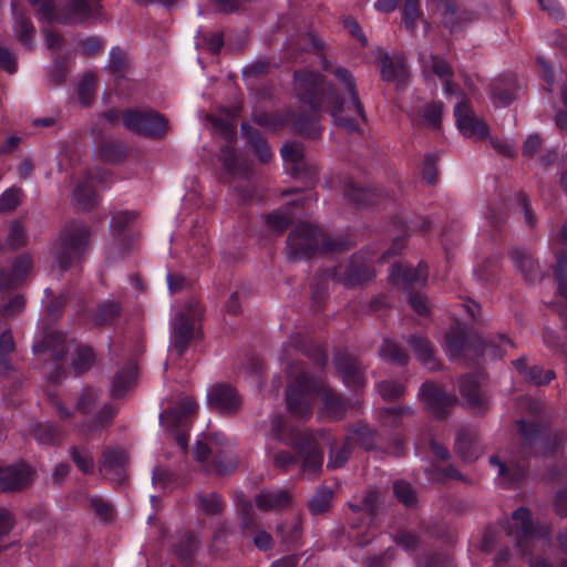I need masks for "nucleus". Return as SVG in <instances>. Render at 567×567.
I'll list each match as a JSON object with an SVG mask.
<instances>
[{
  "instance_id": "obj_49",
  "label": "nucleus",
  "mask_w": 567,
  "mask_h": 567,
  "mask_svg": "<svg viewBox=\"0 0 567 567\" xmlns=\"http://www.w3.org/2000/svg\"><path fill=\"white\" fill-rule=\"evenodd\" d=\"M350 439L347 440L343 446L332 449L328 460V466L338 468L344 465L350 455Z\"/></svg>"
},
{
  "instance_id": "obj_62",
  "label": "nucleus",
  "mask_w": 567,
  "mask_h": 567,
  "mask_svg": "<svg viewBox=\"0 0 567 567\" xmlns=\"http://www.w3.org/2000/svg\"><path fill=\"white\" fill-rule=\"evenodd\" d=\"M519 432L522 433L526 443H534L540 433L539 427L534 423H526L525 421L518 422Z\"/></svg>"
},
{
  "instance_id": "obj_14",
  "label": "nucleus",
  "mask_w": 567,
  "mask_h": 567,
  "mask_svg": "<svg viewBox=\"0 0 567 567\" xmlns=\"http://www.w3.org/2000/svg\"><path fill=\"white\" fill-rule=\"evenodd\" d=\"M207 399L212 408L223 412L230 413L240 405V399L236 391L226 384H216L207 392Z\"/></svg>"
},
{
  "instance_id": "obj_1",
  "label": "nucleus",
  "mask_w": 567,
  "mask_h": 567,
  "mask_svg": "<svg viewBox=\"0 0 567 567\" xmlns=\"http://www.w3.org/2000/svg\"><path fill=\"white\" fill-rule=\"evenodd\" d=\"M333 74L338 83L348 94L349 100H342L319 74L297 72L295 74V91L297 96L308 103L313 111L326 110L334 120L336 125L355 132L360 122H365V113L360 102L355 80L350 71L337 68Z\"/></svg>"
},
{
  "instance_id": "obj_31",
  "label": "nucleus",
  "mask_w": 567,
  "mask_h": 567,
  "mask_svg": "<svg viewBox=\"0 0 567 567\" xmlns=\"http://www.w3.org/2000/svg\"><path fill=\"white\" fill-rule=\"evenodd\" d=\"M241 130L252 153L258 156L261 162L267 163L271 157V152L267 143L249 125L243 124Z\"/></svg>"
},
{
  "instance_id": "obj_48",
  "label": "nucleus",
  "mask_w": 567,
  "mask_h": 567,
  "mask_svg": "<svg viewBox=\"0 0 567 567\" xmlns=\"http://www.w3.org/2000/svg\"><path fill=\"white\" fill-rule=\"evenodd\" d=\"M20 203V189L8 188L0 195V213L11 212L18 207Z\"/></svg>"
},
{
  "instance_id": "obj_64",
  "label": "nucleus",
  "mask_w": 567,
  "mask_h": 567,
  "mask_svg": "<svg viewBox=\"0 0 567 567\" xmlns=\"http://www.w3.org/2000/svg\"><path fill=\"white\" fill-rule=\"evenodd\" d=\"M24 303L25 301L22 296H16L3 306L1 313L4 317H12L23 309Z\"/></svg>"
},
{
  "instance_id": "obj_35",
  "label": "nucleus",
  "mask_w": 567,
  "mask_h": 567,
  "mask_svg": "<svg viewBox=\"0 0 567 567\" xmlns=\"http://www.w3.org/2000/svg\"><path fill=\"white\" fill-rule=\"evenodd\" d=\"M512 346L513 343L507 337L499 334L497 340L483 342L482 350L478 351L475 349L474 351L482 355L488 354L491 357H501L506 352L507 348H511Z\"/></svg>"
},
{
  "instance_id": "obj_40",
  "label": "nucleus",
  "mask_w": 567,
  "mask_h": 567,
  "mask_svg": "<svg viewBox=\"0 0 567 567\" xmlns=\"http://www.w3.org/2000/svg\"><path fill=\"white\" fill-rule=\"evenodd\" d=\"M63 334L61 332H50L41 341H37L33 344V352L40 353L52 350L56 358L60 357V352L55 350L56 343L62 341Z\"/></svg>"
},
{
  "instance_id": "obj_57",
  "label": "nucleus",
  "mask_w": 567,
  "mask_h": 567,
  "mask_svg": "<svg viewBox=\"0 0 567 567\" xmlns=\"http://www.w3.org/2000/svg\"><path fill=\"white\" fill-rule=\"evenodd\" d=\"M198 501L200 509L207 514L218 513L223 507L221 499L217 494L199 496Z\"/></svg>"
},
{
  "instance_id": "obj_26",
  "label": "nucleus",
  "mask_w": 567,
  "mask_h": 567,
  "mask_svg": "<svg viewBox=\"0 0 567 567\" xmlns=\"http://www.w3.org/2000/svg\"><path fill=\"white\" fill-rule=\"evenodd\" d=\"M455 450L465 462H472L478 457L481 450L476 435L472 432L461 431L456 434Z\"/></svg>"
},
{
  "instance_id": "obj_46",
  "label": "nucleus",
  "mask_w": 567,
  "mask_h": 567,
  "mask_svg": "<svg viewBox=\"0 0 567 567\" xmlns=\"http://www.w3.org/2000/svg\"><path fill=\"white\" fill-rule=\"evenodd\" d=\"M295 127L298 133L310 137V138H317L320 135L321 132V125L318 120H307V118H299Z\"/></svg>"
},
{
  "instance_id": "obj_60",
  "label": "nucleus",
  "mask_w": 567,
  "mask_h": 567,
  "mask_svg": "<svg viewBox=\"0 0 567 567\" xmlns=\"http://www.w3.org/2000/svg\"><path fill=\"white\" fill-rule=\"evenodd\" d=\"M289 215L282 210H276L268 215V225L276 231H281L289 224Z\"/></svg>"
},
{
  "instance_id": "obj_11",
  "label": "nucleus",
  "mask_w": 567,
  "mask_h": 567,
  "mask_svg": "<svg viewBox=\"0 0 567 567\" xmlns=\"http://www.w3.org/2000/svg\"><path fill=\"white\" fill-rule=\"evenodd\" d=\"M454 115L457 128L464 137L476 140L488 137L487 126L475 116L467 103L460 102L456 104Z\"/></svg>"
},
{
  "instance_id": "obj_33",
  "label": "nucleus",
  "mask_w": 567,
  "mask_h": 567,
  "mask_svg": "<svg viewBox=\"0 0 567 567\" xmlns=\"http://www.w3.org/2000/svg\"><path fill=\"white\" fill-rule=\"evenodd\" d=\"M429 68L442 81V84L444 86V92L446 95L455 94L457 92V89L454 87L450 82L451 68L445 61H443L436 56H431V64L429 65Z\"/></svg>"
},
{
  "instance_id": "obj_28",
  "label": "nucleus",
  "mask_w": 567,
  "mask_h": 567,
  "mask_svg": "<svg viewBox=\"0 0 567 567\" xmlns=\"http://www.w3.org/2000/svg\"><path fill=\"white\" fill-rule=\"evenodd\" d=\"M460 392L463 399L473 408H482L486 404V399L480 390L477 377H463L460 380Z\"/></svg>"
},
{
  "instance_id": "obj_23",
  "label": "nucleus",
  "mask_w": 567,
  "mask_h": 567,
  "mask_svg": "<svg viewBox=\"0 0 567 567\" xmlns=\"http://www.w3.org/2000/svg\"><path fill=\"white\" fill-rule=\"evenodd\" d=\"M409 344L414 352L416 359L429 370L439 368V362L434 357L433 348L429 340L423 336H412Z\"/></svg>"
},
{
  "instance_id": "obj_59",
  "label": "nucleus",
  "mask_w": 567,
  "mask_h": 567,
  "mask_svg": "<svg viewBox=\"0 0 567 567\" xmlns=\"http://www.w3.org/2000/svg\"><path fill=\"white\" fill-rule=\"evenodd\" d=\"M220 161L223 162L224 167L230 173V174H237V154L233 147L229 145L221 147L220 150Z\"/></svg>"
},
{
  "instance_id": "obj_30",
  "label": "nucleus",
  "mask_w": 567,
  "mask_h": 567,
  "mask_svg": "<svg viewBox=\"0 0 567 567\" xmlns=\"http://www.w3.org/2000/svg\"><path fill=\"white\" fill-rule=\"evenodd\" d=\"M137 375V367L135 362H131L125 370L115 374L112 382V395L120 398L126 393L134 384Z\"/></svg>"
},
{
  "instance_id": "obj_44",
  "label": "nucleus",
  "mask_w": 567,
  "mask_h": 567,
  "mask_svg": "<svg viewBox=\"0 0 567 567\" xmlns=\"http://www.w3.org/2000/svg\"><path fill=\"white\" fill-rule=\"evenodd\" d=\"M420 19L419 0H405L403 8V24L408 30H413Z\"/></svg>"
},
{
  "instance_id": "obj_4",
  "label": "nucleus",
  "mask_w": 567,
  "mask_h": 567,
  "mask_svg": "<svg viewBox=\"0 0 567 567\" xmlns=\"http://www.w3.org/2000/svg\"><path fill=\"white\" fill-rule=\"evenodd\" d=\"M87 244L89 231L84 225L76 221L68 225L51 247L58 269L65 271L74 261L79 260Z\"/></svg>"
},
{
  "instance_id": "obj_50",
  "label": "nucleus",
  "mask_w": 567,
  "mask_h": 567,
  "mask_svg": "<svg viewBox=\"0 0 567 567\" xmlns=\"http://www.w3.org/2000/svg\"><path fill=\"white\" fill-rule=\"evenodd\" d=\"M252 118H254L255 123L259 124L262 127L269 128V130H278L287 121L286 118L278 116V115H272V114H267V113H258V112L254 113Z\"/></svg>"
},
{
  "instance_id": "obj_22",
  "label": "nucleus",
  "mask_w": 567,
  "mask_h": 567,
  "mask_svg": "<svg viewBox=\"0 0 567 567\" xmlns=\"http://www.w3.org/2000/svg\"><path fill=\"white\" fill-rule=\"evenodd\" d=\"M33 262L30 256H21L12 265L10 272L0 274V289L12 287L20 282L32 269Z\"/></svg>"
},
{
  "instance_id": "obj_63",
  "label": "nucleus",
  "mask_w": 567,
  "mask_h": 567,
  "mask_svg": "<svg viewBox=\"0 0 567 567\" xmlns=\"http://www.w3.org/2000/svg\"><path fill=\"white\" fill-rule=\"evenodd\" d=\"M0 66L8 73H13L17 70L14 54L3 47H0Z\"/></svg>"
},
{
  "instance_id": "obj_61",
  "label": "nucleus",
  "mask_w": 567,
  "mask_h": 567,
  "mask_svg": "<svg viewBox=\"0 0 567 567\" xmlns=\"http://www.w3.org/2000/svg\"><path fill=\"white\" fill-rule=\"evenodd\" d=\"M7 243L13 248L19 247L24 243V230L20 223L13 221L10 225Z\"/></svg>"
},
{
  "instance_id": "obj_45",
  "label": "nucleus",
  "mask_w": 567,
  "mask_h": 567,
  "mask_svg": "<svg viewBox=\"0 0 567 567\" xmlns=\"http://www.w3.org/2000/svg\"><path fill=\"white\" fill-rule=\"evenodd\" d=\"M556 279L560 295L567 299V252L557 257Z\"/></svg>"
},
{
  "instance_id": "obj_8",
  "label": "nucleus",
  "mask_w": 567,
  "mask_h": 567,
  "mask_svg": "<svg viewBox=\"0 0 567 567\" xmlns=\"http://www.w3.org/2000/svg\"><path fill=\"white\" fill-rule=\"evenodd\" d=\"M31 6L38 7L37 17L41 22H60V23H72L82 20L86 14V3L84 0H79L74 8L66 11V3L60 10H55L52 0H28Z\"/></svg>"
},
{
  "instance_id": "obj_20",
  "label": "nucleus",
  "mask_w": 567,
  "mask_h": 567,
  "mask_svg": "<svg viewBox=\"0 0 567 567\" xmlns=\"http://www.w3.org/2000/svg\"><path fill=\"white\" fill-rule=\"evenodd\" d=\"M444 348L450 358L456 359L471 352L472 342L461 328L455 327L446 334Z\"/></svg>"
},
{
  "instance_id": "obj_42",
  "label": "nucleus",
  "mask_w": 567,
  "mask_h": 567,
  "mask_svg": "<svg viewBox=\"0 0 567 567\" xmlns=\"http://www.w3.org/2000/svg\"><path fill=\"white\" fill-rule=\"evenodd\" d=\"M443 112V104L441 102H434L425 105L423 110V121L426 126L437 128L441 123Z\"/></svg>"
},
{
  "instance_id": "obj_12",
  "label": "nucleus",
  "mask_w": 567,
  "mask_h": 567,
  "mask_svg": "<svg viewBox=\"0 0 567 567\" xmlns=\"http://www.w3.org/2000/svg\"><path fill=\"white\" fill-rule=\"evenodd\" d=\"M195 319L185 313H177L171 326V352L182 355L186 350L188 342L195 337Z\"/></svg>"
},
{
  "instance_id": "obj_9",
  "label": "nucleus",
  "mask_w": 567,
  "mask_h": 567,
  "mask_svg": "<svg viewBox=\"0 0 567 567\" xmlns=\"http://www.w3.org/2000/svg\"><path fill=\"white\" fill-rule=\"evenodd\" d=\"M508 534L516 542V546L526 550L538 538L545 537L547 533L539 528H534L528 509L517 508L512 516L508 527Z\"/></svg>"
},
{
  "instance_id": "obj_53",
  "label": "nucleus",
  "mask_w": 567,
  "mask_h": 567,
  "mask_svg": "<svg viewBox=\"0 0 567 567\" xmlns=\"http://www.w3.org/2000/svg\"><path fill=\"white\" fill-rule=\"evenodd\" d=\"M370 189L357 187L354 185H348L344 189V196L357 205L369 204Z\"/></svg>"
},
{
  "instance_id": "obj_51",
  "label": "nucleus",
  "mask_w": 567,
  "mask_h": 567,
  "mask_svg": "<svg viewBox=\"0 0 567 567\" xmlns=\"http://www.w3.org/2000/svg\"><path fill=\"white\" fill-rule=\"evenodd\" d=\"M33 436L40 444H51L56 436V430L49 423L38 424L33 430Z\"/></svg>"
},
{
  "instance_id": "obj_39",
  "label": "nucleus",
  "mask_w": 567,
  "mask_h": 567,
  "mask_svg": "<svg viewBox=\"0 0 567 567\" xmlns=\"http://www.w3.org/2000/svg\"><path fill=\"white\" fill-rule=\"evenodd\" d=\"M94 82V75L92 73H85L78 86V99L83 106H87L91 103Z\"/></svg>"
},
{
  "instance_id": "obj_34",
  "label": "nucleus",
  "mask_w": 567,
  "mask_h": 567,
  "mask_svg": "<svg viewBox=\"0 0 567 567\" xmlns=\"http://www.w3.org/2000/svg\"><path fill=\"white\" fill-rule=\"evenodd\" d=\"M121 313V305L115 300L104 301L95 316L99 324L113 323Z\"/></svg>"
},
{
  "instance_id": "obj_37",
  "label": "nucleus",
  "mask_w": 567,
  "mask_h": 567,
  "mask_svg": "<svg viewBox=\"0 0 567 567\" xmlns=\"http://www.w3.org/2000/svg\"><path fill=\"white\" fill-rule=\"evenodd\" d=\"M380 355L391 362L405 364L408 354L394 342L384 340L380 348Z\"/></svg>"
},
{
  "instance_id": "obj_21",
  "label": "nucleus",
  "mask_w": 567,
  "mask_h": 567,
  "mask_svg": "<svg viewBox=\"0 0 567 567\" xmlns=\"http://www.w3.org/2000/svg\"><path fill=\"white\" fill-rule=\"evenodd\" d=\"M255 502L260 511H279L290 504L291 497L287 491L282 489L264 491L256 496Z\"/></svg>"
},
{
  "instance_id": "obj_47",
  "label": "nucleus",
  "mask_w": 567,
  "mask_h": 567,
  "mask_svg": "<svg viewBox=\"0 0 567 567\" xmlns=\"http://www.w3.org/2000/svg\"><path fill=\"white\" fill-rule=\"evenodd\" d=\"M395 496L400 502L406 506H412L415 503V494L411 485L404 481H398L393 485Z\"/></svg>"
},
{
  "instance_id": "obj_41",
  "label": "nucleus",
  "mask_w": 567,
  "mask_h": 567,
  "mask_svg": "<svg viewBox=\"0 0 567 567\" xmlns=\"http://www.w3.org/2000/svg\"><path fill=\"white\" fill-rule=\"evenodd\" d=\"M94 361L92 349L89 347H81L76 350L75 358L72 365L76 373H82L87 370Z\"/></svg>"
},
{
  "instance_id": "obj_3",
  "label": "nucleus",
  "mask_w": 567,
  "mask_h": 567,
  "mask_svg": "<svg viewBox=\"0 0 567 567\" xmlns=\"http://www.w3.org/2000/svg\"><path fill=\"white\" fill-rule=\"evenodd\" d=\"M288 380L287 409L296 417L303 419L311 415L316 394H319L321 399V414L331 419L343 416L346 406L341 398L337 396L321 381L309 377L301 364L296 363L289 367Z\"/></svg>"
},
{
  "instance_id": "obj_55",
  "label": "nucleus",
  "mask_w": 567,
  "mask_h": 567,
  "mask_svg": "<svg viewBox=\"0 0 567 567\" xmlns=\"http://www.w3.org/2000/svg\"><path fill=\"white\" fill-rule=\"evenodd\" d=\"M136 215L132 212L121 210L116 212L111 220V230L115 235L121 233L125 226L134 220Z\"/></svg>"
},
{
  "instance_id": "obj_43",
  "label": "nucleus",
  "mask_w": 567,
  "mask_h": 567,
  "mask_svg": "<svg viewBox=\"0 0 567 567\" xmlns=\"http://www.w3.org/2000/svg\"><path fill=\"white\" fill-rule=\"evenodd\" d=\"M14 350V341L9 330L0 334V368L9 367V354Z\"/></svg>"
},
{
  "instance_id": "obj_6",
  "label": "nucleus",
  "mask_w": 567,
  "mask_h": 567,
  "mask_svg": "<svg viewBox=\"0 0 567 567\" xmlns=\"http://www.w3.org/2000/svg\"><path fill=\"white\" fill-rule=\"evenodd\" d=\"M195 409V402L190 398H185L174 408L167 406L159 414L161 425L175 435L176 442L183 452L187 450V437L184 431L188 429L189 417Z\"/></svg>"
},
{
  "instance_id": "obj_29",
  "label": "nucleus",
  "mask_w": 567,
  "mask_h": 567,
  "mask_svg": "<svg viewBox=\"0 0 567 567\" xmlns=\"http://www.w3.org/2000/svg\"><path fill=\"white\" fill-rule=\"evenodd\" d=\"M373 276L374 272L368 264L363 261L357 262V260H353L346 272L339 276V280L346 286H354L370 280Z\"/></svg>"
},
{
  "instance_id": "obj_5",
  "label": "nucleus",
  "mask_w": 567,
  "mask_h": 567,
  "mask_svg": "<svg viewBox=\"0 0 567 567\" xmlns=\"http://www.w3.org/2000/svg\"><path fill=\"white\" fill-rule=\"evenodd\" d=\"M321 237V233L317 227L308 224L299 225L288 237V257L292 260L308 257L319 249L320 245L326 250H339L348 245V241H322Z\"/></svg>"
},
{
  "instance_id": "obj_32",
  "label": "nucleus",
  "mask_w": 567,
  "mask_h": 567,
  "mask_svg": "<svg viewBox=\"0 0 567 567\" xmlns=\"http://www.w3.org/2000/svg\"><path fill=\"white\" fill-rule=\"evenodd\" d=\"M511 256L515 267L520 270L526 280L533 281L538 267L530 255L524 249H515Z\"/></svg>"
},
{
  "instance_id": "obj_27",
  "label": "nucleus",
  "mask_w": 567,
  "mask_h": 567,
  "mask_svg": "<svg viewBox=\"0 0 567 567\" xmlns=\"http://www.w3.org/2000/svg\"><path fill=\"white\" fill-rule=\"evenodd\" d=\"M518 373L528 382L535 385H545L549 383L554 378L555 373L553 370H547L544 375L543 368L539 365L527 367L525 359H517L513 362Z\"/></svg>"
},
{
  "instance_id": "obj_18",
  "label": "nucleus",
  "mask_w": 567,
  "mask_h": 567,
  "mask_svg": "<svg viewBox=\"0 0 567 567\" xmlns=\"http://www.w3.org/2000/svg\"><path fill=\"white\" fill-rule=\"evenodd\" d=\"M338 374L348 388H359L364 384V377L358 362L350 357H338L334 360Z\"/></svg>"
},
{
  "instance_id": "obj_54",
  "label": "nucleus",
  "mask_w": 567,
  "mask_h": 567,
  "mask_svg": "<svg viewBox=\"0 0 567 567\" xmlns=\"http://www.w3.org/2000/svg\"><path fill=\"white\" fill-rule=\"evenodd\" d=\"M125 66V53L118 47L112 48L107 68L113 74H121Z\"/></svg>"
},
{
  "instance_id": "obj_16",
  "label": "nucleus",
  "mask_w": 567,
  "mask_h": 567,
  "mask_svg": "<svg viewBox=\"0 0 567 567\" xmlns=\"http://www.w3.org/2000/svg\"><path fill=\"white\" fill-rule=\"evenodd\" d=\"M489 464L497 470L496 481L503 486L517 485L525 476V466L518 461L502 462L498 456H491Z\"/></svg>"
},
{
  "instance_id": "obj_13",
  "label": "nucleus",
  "mask_w": 567,
  "mask_h": 567,
  "mask_svg": "<svg viewBox=\"0 0 567 567\" xmlns=\"http://www.w3.org/2000/svg\"><path fill=\"white\" fill-rule=\"evenodd\" d=\"M389 278L393 284L402 282L405 289L423 287L427 281V267L423 262L415 268L394 265L390 269Z\"/></svg>"
},
{
  "instance_id": "obj_25",
  "label": "nucleus",
  "mask_w": 567,
  "mask_h": 567,
  "mask_svg": "<svg viewBox=\"0 0 567 567\" xmlns=\"http://www.w3.org/2000/svg\"><path fill=\"white\" fill-rule=\"evenodd\" d=\"M96 179L91 174L81 181L74 192L73 198L78 207L86 209L96 203Z\"/></svg>"
},
{
  "instance_id": "obj_7",
  "label": "nucleus",
  "mask_w": 567,
  "mask_h": 567,
  "mask_svg": "<svg viewBox=\"0 0 567 567\" xmlns=\"http://www.w3.org/2000/svg\"><path fill=\"white\" fill-rule=\"evenodd\" d=\"M123 123L127 130L150 137L162 136L167 130L165 118L154 111L128 110L123 114Z\"/></svg>"
},
{
  "instance_id": "obj_56",
  "label": "nucleus",
  "mask_w": 567,
  "mask_h": 567,
  "mask_svg": "<svg viewBox=\"0 0 567 567\" xmlns=\"http://www.w3.org/2000/svg\"><path fill=\"white\" fill-rule=\"evenodd\" d=\"M97 398L99 391L94 389L85 390L76 403V411L84 414L91 412Z\"/></svg>"
},
{
  "instance_id": "obj_24",
  "label": "nucleus",
  "mask_w": 567,
  "mask_h": 567,
  "mask_svg": "<svg viewBox=\"0 0 567 567\" xmlns=\"http://www.w3.org/2000/svg\"><path fill=\"white\" fill-rule=\"evenodd\" d=\"M281 157L285 168L292 175L298 176L303 166V147L300 143L289 142L281 147Z\"/></svg>"
},
{
  "instance_id": "obj_52",
  "label": "nucleus",
  "mask_w": 567,
  "mask_h": 567,
  "mask_svg": "<svg viewBox=\"0 0 567 567\" xmlns=\"http://www.w3.org/2000/svg\"><path fill=\"white\" fill-rule=\"evenodd\" d=\"M378 391L384 400H393L403 394L404 386L399 382L385 381L378 384Z\"/></svg>"
},
{
  "instance_id": "obj_15",
  "label": "nucleus",
  "mask_w": 567,
  "mask_h": 567,
  "mask_svg": "<svg viewBox=\"0 0 567 567\" xmlns=\"http://www.w3.org/2000/svg\"><path fill=\"white\" fill-rule=\"evenodd\" d=\"M33 476V471L24 463L0 468V488L13 491L25 486Z\"/></svg>"
},
{
  "instance_id": "obj_10",
  "label": "nucleus",
  "mask_w": 567,
  "mask_h": 567,
  "mask_svg": "<svg viewBox=\"0 0 567 567\" xmlns=\"http://www.w3.org/2000/svg\"><path fill=\"white\" fill-rule=\"evenodd\" d=\"M419 398L426 411L437 417L443 416L457 402L454 394L446 393L441 386L430 382L421 386Z\"/></svg>"
},
{
  "instance_id": "obj_2",
  "label": "nucleus",
  "mask_w": 567,
  "mask_h": 567,
  "mask_svg": "<svg viewBox=\"0 0 567 567\" xmlns=\"http://www.w3.org/2000/svg\"><path fill=\"white\" fill-rule=\"evenodd\" d=\"M266 452L271 457L272 449L276 443H282L295 450L298 457L302 458V472L309 477L319 473L322 468L323 454L318 442L310 434L301 436L299 430L287 431V425L282 416H272L269 425L265 430ZM272 461L277 467H287L296 461V455L290 452L279 451L272 454Z\"/></svg>"
},
{
  "instance_id": "obj_58",
  "label": "nucleus",
  "mask_w": 567,
  "mask_h": 567,
  "mask_svg": "<svg viewBox=\"0 0 567 567\" xmlns=\"http://www.w3.org/2000/svg\"><path fill=\"white\" fill-rule=\"evenodd\" d=\"M72 458L81 472H83L84 474L92 472L94 467V461L93 457L89 455L86 452H82L74 449L72 451Z\"/></svg>"
},
{
  "instance_id": "obj_38",
  "label": "nucleus",
  "mask_w": 567,
  "mask_h": 567,
  "mask_svg": "<svg viewBox=\"0 0 567 567\" xmlns=\"http://www.w3.org/2000/svg\"><path fill=\"white\" fill-rule=\"evenodd\" d=\"M13 29L16 37L22 43H24L28 47V49H31V37L34 33V28L31 24L30 20H27L24 18H16Z\"/></svg>"
},
{
  "instance_id": "obj_19",
  "label": "nucleus",
  "mask_w": 567,
  "mask_h": 567,
  "mask_svg": "<svg viewBox=\"0 0 567 567\" xmlns=\"http://www.w3.org/2000/svg\"><path fill=\"white\" fill-rule=\"evenodd\" d=\"M375 58L383 80L391 82L404 79L405 66L401 56H391L386 52L380 50L377 52Z\"/></svg>"
},
{
  "instance_id": "obj_36",
  "label": "nucleus",
  "mask_w": 567,
  "mask_h": 567,
  "mask_svg": "<svg viewBox=\"0 0 567 567\" xmlns=\"http://www.w3.org/2000/svg\"><path fill=\"white\" fill-rule=\"evenodd\" d=\"M331 501L332 491L328 487H322L318 489L317 493L309 501V511L315 515L321 514L330 507Z\"/></svg>"
},
{
  "instance_id": "obj_17",
  "label": "nucleus",
  "mask_w": 567,
  "mask_h": 567,
  "mask_svg": "<svg viewBox=\"0 0 567 567\" xmlns=\"http://www.w3.org/2000/svg\"><path fill=\"white\" fill-rule=\"evenodd\" d=\"M127 463V454L122 449L107 450L100 464L101 472L110 480L121 482Z\"/></svg>"
}]
</instances>
